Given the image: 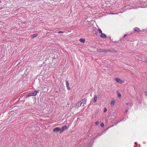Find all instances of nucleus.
Listing matches in <instances>:
<instances>
[{
	"label": "nucleus",
	"mask_w": 147,
	"mask_h": 147,
	"mask_svg": "<svg viewBox=\"0 0 147 147\" xmlns=\"http://www.w3.org/2000/svg\"><path fill=\"white\" fill-rule=\"evenodd\" d=\"M86 99L84 98L82 100L79 101L81 106H83L85 103H86Z\"/></svg>",
	"instance_id": "1"
},
{
	"label": "nucleus",
	"mask_w": 147,
	"mask_h": 147,
	"mask_svg": "<svg viewBox=\"0 0 147 147\" xmlns=\"http://www.w3.org/2000/svg\"><path fill=\"white\" fill-rule=\"evenodd\" d=\"M115 80L118 83L120 84H122L124 82L121 80L120 79L117 78L115 79Z\"/></svg>",
	"instance_id": "2"
},
{
	"label": "nucleus",
	"mask_w": 147,
	"mask_h": 147,
	"mask_svg": "<svg viewBox=\"0 0 147 147\" xmlns=\"http://www.w3.org/2000/svg\"><path fill=\"white\" fill-rule=\"evenodd\" d=\"M67 126L66 125L63 126L61 127V130L60 131V132L61 133L65 130L67 129Z\"/></svg>",
	"instance_id": "3"
},
{
	"label": "nucleus",
	"mask_w": 147,
	"mask_h": 147,
	"mask_svg": "<svg viewBox=\"0 0 147 147\" xmlns=\"http://www.w3.org/2000/svg\"><path fill=\"white\" fill-rule=\"evenodd\" d=\"M38 92V90H35L33 92L31 93V94H32V96H35Z\"/></svg>",
	"instance_id": "4"
},
{
	"label": "nucleus",
	"mask_w": 147,
	"mask_h": 147,
	"mask_svg": "<svg viewBox=\"0 0 147 147\" xmlns=\"http://www.w3.org/2000/svg\"><path fill=\"white\" fill-rule=\"evenodd\" d=\"M60 129L59 128V127H57L53 129V132H57L60 131Z\"/></svg>",
	"instance_id": "5"
},
{
	"label": "nucleus",
	"mask_w": 147,
	"mask_h": 147,
	"mask_svg": "<svg viewBox=\"0 0 147 147\" xmlns=\"http://www.w3.org/2000/svg\"><path fill=\"white\" fill-rule=\"evenodd\" d=\"M66 85L67 89L68 90H69L70 89V88L69 87V84L68 81H66Z\"/></svg>",
	"instance_id": "6"
},
{
	"label": "nucleus",
	"mask_w": 147,
	"mask_h": 147,
	"mask_svg": "<svg viewBox=\"0 0 147 147\" xmlns=\"http://www.w3.org/2000/svg\"><path fill=\"white\" fill-rule=\"evenodd\" d=\"M100 36V37L102 38H107V36L105 34L102 33L101 34Z\"/></svg>",
	"instance_id": "7"
},
{
	"label": "nucleus",
	"mask_w": 147,
	"mask_h": 147,
	"mask_svg": "<svg viewBox=\"0 0 147 147\" xmlns=\"http://www.w3.org/2000/svg\"><path fill=\"white\" fill-rule=\"evenodd\" d=\"M81 106L79 102H78L75 106L76 108H78L79 107Z\"/></svg>",
	"instance_id": "8"
},
{
	"label": "nucleus",
	"mask_w": 147,
	"mask_h": 147,
	"mask_svg": "<svg viewBox=\"0 0 147 147\" xmlns=\"http://www.w3.org/2000/svg\"><path fill=\"white\" fill-rule=\"evenodd\" d=\"M115 101L114 100H112L111 101L110 105L111 107H113L115 105Z\"/></svg>",
	"instance_id": "9"
},
{
	"label": "nucleus",
	"mask_w": 147,
	"mask_h": 147,
	"mask_svg": "<svg viewBox=\"0 0 147 147\" xmlns=\"http://www.w3.org/2000/svg\"><path fill=\"white\" fill-rule=\"evenodd\" d=\"M134 30L136 32H140V30L139 28H134Z\"/></svg>",
	"instance_id": "10"
},
{
	"label": "nucleus",
	"mask_w": 147,
	"mask_h": 147,
	"mask_svg": "<svg viewBox=\"0 0 147 147\" xmlns=\"http://www.w3.org/2000/svg\"><path fill=\"white\" fill-rule=\"evenodd\" d=\"M126 105H127V108H130L132 106V105L129 102H127L126 103Z\"/></svg>",
	"instance_id": "11"
},
{
	"label": "nucleus",
	"mask_w": 147,
	"mask_h": 147,
	"mask_svg": "<svg viewBox=\"0 0 147 147\" xmlns=\"http://www.w3.org/2000/svg\"><path fill=\"white\" fill-rule=\"evenodd\" d=\"M102 52H104L105 53H107L108 52L110 51L109 50H107L105 49H101Z\"/></svg>",
	"instance_id": "12"
},
{
	"label": "nucleus",
	"mask_w": 147,
	"mask_h": 147,
	"mask_svg": "<svg viewBox=\"0 0 147 147\" xmlns=\"http://www.w3.org/2000/svg\"><path fill=\"white\" fill-rule=\"evenodd\" d=\"M97 99V96L96 95H94V102L95 103L96 102Z\"/></svg>",
	"instance_id": "13"
},
{
	"label": "nucleus",
	"mask_w": 147,
	"mask_h": 147,
	"mask_svg": "<svg viewBox=\"0 0 147 147\" xmlns=\"http://www.w3.org/2000/svg\"><path fill=\"white\" fill-rule=\"evenodd\" d=\"M79 41L82 43H84L85 42V40L84 39L81 38L79 39Z\"/></svg>",
	"instance_id": "14"
},
{
	"label": "nucleus",
	"mask_w": 147,
	"mask_h": 147,
	"mask_svg": "<svg viewBox=\"0 0 147 147\" xmlns=\"http://www.w3.org/2000/svg\"><path fill=\"white\" fill-rule=\"evenodd\" d=\"M93 143V141L91 140L90 142V143L87 146L88 147H91L92 144Z\"/></svg>",
	"instance_id": "15"
},
{
	"label": "nucleus",
	"mask_w": 147,
	"mask_h": 147,
	"mask_svg": "<svg viewBox=\"0 0 147 147\" xmlns=\"http://www.w3.org/2000/svg\"><path fill=\"white\" fill-rule=\"evenodd\" d=\"M32 94V93H30L29 94H28L26 95V97H29L30 96H32V94Z\"/></svg>",
	"instance_id": "16"
},
{
	"label": "nucleus",
	"mask_w": 147,
	"mask_h": 147,
	"mask_svg": "<svg viewBox=\"0 0 147 147\" xmlns=\"http://www.w3.org/2000/svg\"><path fill=\"white\" fill-rule=\"evenodd\" d=\"M88 136L89 137H91L92 136V134L91 133H90V132H89L88 134Z\"/></svg>",
	"instance_id": "17"
},
{
	"label": "nucleus",
	"mask_w": 147,
	"mask_h": 147,
	"mask_svg": "<svg viewBox=\"0 0 147 147\" xmlns=\"http://www.w3.org/2000/svg\"><path fill=\"white\" fill-rule=\"evenodd\" d=\"M98 32L99 33H100L101 34L102 33V31L100 29H98Z\"/></svg>",
	"instance_id": "18"
},
{
	"label": "nucleus",
	"mask_w": 147,
	"mask_h": 147,
	"mask_svg": "<svg viewBox=\"0 0 147 147\" xmlns=\"http://www.w3.org/2000/svg\"><path fill=\"white\" fill-rule=\"evenodd\" d=\"M37 36V34H34L32 36V38H33Z\"/></svg>",
	"instance_id": "19"
},
{
	"label": "nucleus",
	"mask_w": 147,
	"mask_h": 147,
	"mask_svg": "<svg viewBox=\"0 0 147 147\" xmlns=\"http://www.w3.org/2000/svg\"><path fill=\"white\" fill-rule=\"evenodd\" d=\"M100 126L102 127H103L104 126V124L103 123H102L100 124Z\"/></svg>",
	"instance_id": "20"
},
{
	"label": "nucleus",
	"mask_w": 147,
	"mask_h": 147,
	"mask_svg": "<svg viewBox=\"0 0 147 147\" xmlns=\"http://www.w3.org/2000/svg\"><path fill=\"white\" fill-rule=\"evenodd\" d=\"M97 51L99 52H102L101 49H98Z\"/></svg>",
	"instance_id": "21"
},
{
	"label": "nucleus",
	"mask_w": 147,
	"mask_h": 147,
	"mask_svg": "<svg viewBox=\"0 0 147 147\" xmlns=\"http://www.w3.org/2000/svg\"><path fill=\"white\" fill-rule=\"evenodd\" d=\"M118 96L120 98L121 97V94L120 93H119L118 94Z\"/></svg>",
	"instance_id": "22"
},
{
	"label": "nucleus",
	"mask_w": 147,
	"mask_h": 147,
	"mask_svg": "<svg viewBox=\"0 0 147 147\" xmlns=\"http://www.w3.org/2000/svg\"><path fill=\"white\" fill-rule=\"evenodd\" d=\"M95 124L96 125H98L99 124V122L98 121H97L95 123Z\"/></svg>",
	"instance_id": "23"
},
{
	"label": "nucleus",
	"mask_w": 147,
	"mask_h": 147,
	"mask_svg": "<svg viewBox=\"0 0 147 147\" xmlns=\"http://www.w3.org/2000/svg\"><path fill=\"white\" fill-rule=\"evenodd\" d=\"M107 111V109L106 108H105L104 109V112H106Z\"/></svg>",
	"instance_id": "24"
},
{
	"label": "nucleus",
	"mask_w": 147,
	"mask_h": 147,
	"mask_svg": "<svg viewBox=\"0 0 147 147\" xmlns=\"http://www.w3.org/2000/svg\"><path fill=\"white\" fill-rule=\"evenodd\" d=\"M114 125H113V126H110V127H108V128L107 129V130H108V129L110 128L111 127H112Z\"/></svg>",
	"instance_id": "25"
},
{
	"label": "nucleus",
	"mask_w": 147,
	"mask_h": 147,
	"mask_svg": "<svg viewBox=\"0 0 147 147\" xmlns=\"http://www.w3.org/2000/svg\"><path fill=\"white\" fill-rule=\"evenodd\" d=\"M109 14H117V13H109Z\"/></svg>",
	"instance_id": "26"
},
{
	"label": "nucleus",
	"mask_w": 147,
	"mask_h": 147,
	"mask_svg": "<svg viewBox=\"0 0 147 147\" xmlns=\"http://www.w3.org/2000/svg\"><path fill=\"white\" fill-rule=\"evenodd\" d=\"M120 121H119L118 122H116L115 123V125H117Z\"/></svg>",
	"instance_id": "27"
},
{
	"label": "nucleus",
	"mask_w": 147,
	"mask_h": 147,
	"mask_svg": "<svg viewBox=\"0 0 147 147\" xmlns=\"http://www.w3.org/2000/svg\"><path fill=\"white\" fill-rule=\"evenodd\" d=\"M145 95L147 96V91H146L145 92Z\"/></svg>",
	"instance_id": "28"
},
{
	"label": "nucleus",
	"mask_w": 147,
	"mask_h": 147,
	"mask_svg": "<svg viewBox=\"0 0 147 147\" xmlns=\"http://www.w3.org/2000/svg\"><path fill=\"white\" fill-rule=\"evenodd\" d=\"M63 32H62L61 31H59L58 32V33H63Z\"/></svg>",
	"instance_id": "29"
},
{
	"label": "nucleus",
	"mask_w": 147,
	"mask_h": 147,
	"mask_svg": "<svg viewBox=\"0 0 147 147\" xmlns=\"http://www.w3.org/2000/svg\"><path fill=\"white\" fill-rule=\"evenodd\" d=\"M128 109H126L125 110V112L126 113H127V111H128Z\"/></svg>",
	"instance_id": "30"
},
{
	"label": "nucleus",
	"mask_w": 147,
	"mask_h": 147,
	"mask_svg": "<svg viewBox=\"0 0 147 147\" xmlns=\"http://www.w3.org/2000/svg\"><path fill=\"white\" fill-rule=\"evenodd\" d=\"M127 36V35H126V34H125L123 36V37H125L126 36Z\"/></svg>",
	"instance_id": "31"
},
{
	"label": "nucleus",
	"mask_w": 147,
	"mask_h": 147,
	"mask_svg": "<svg viewBox=\"0 0 147 147\" xmlns=\"http://www.w3.org/2000/svg\"><path fill=\"white\" fill-rule=\"evenodd\" d=\"M135 144H137V143L136 142H135Z\"/></svg>",
	"instance_id": "32"
},
{
	"label": "nucleus",
	"mask_w": 147,
	"mask_h": 147,
	"mask_svg": "<svg viewBox=\"0 0 147 147\" xmlns=\"http://www.w3.org/2000/svg\"><path fill=\"white\" fill-rule=\"evenodd\" d=\"M146 61H147V60H146Z\"/></svg>",
	"instance_id": "33"
}]
</instances>
